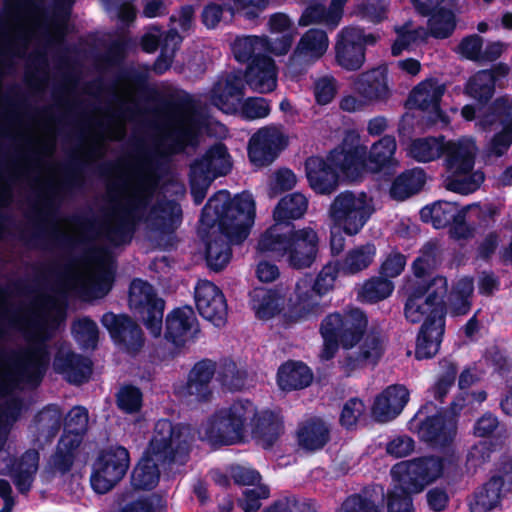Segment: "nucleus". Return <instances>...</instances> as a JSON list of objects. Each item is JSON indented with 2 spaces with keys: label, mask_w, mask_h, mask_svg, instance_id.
I'll list each match as a JSON object with an SVG mask.
<instances>
[{
  "label": "nucleus",
  "mask_w": 512,
  "mask_h": 512,
  "mask_svg": "<svg viewBox=\"0 0 512 512\" xmlns=\"http://www.w3.org/2000/svg\"><path fill=\"white\" fill-rule=\"evenodd\" d=\"M256 216L251 193L243 191L233 198L228 190L212 195L201 210L199 234L205 243L207 266L219 272L231 260L232 245L243 243L250 234Z\"/></svg>",
  "instance_id": "f257e3e1"
},
{
  "label": "nucleus",
  "mask_w": 512,
  "mask_h": 512,
  "mask_svg": "<svg viewBox=\"0 0 512 512\" xmlns=\"http://www.w3.org/2000/svg\"><path fill=\"white\" fill-rule=\"evenodd\" d=\"M87 163L77 156H72L66 163L62 165L64 171V179L57 186L53 184L47 185V197L43 201L44 209H35L34 216L37 220L34 224V230L27 234L25 231L19 233V239L27 246L33 248H44L45 244L51 243L57 247L72 249L76 245L88 246L92 243L98 233L97 221L88 213L74 214L70 221L86 232V236L79 240H75L60 232L56 226L47 227L51 219H54L58 212V205L54 203V199L60 194L71 193L76 189L82 188L84 185V171Z\"/></svg>",
  "instance_id": "f03ea898"
},
{
  "label": "nucleus",
  "mask_w": 512,
  "mask_h": 512,
  "mask_svg": "<svg viewBox=\"0 0 512 512\" xmlns=\"http://www.w3.org/2000/svg\"><path fill=\"white\" fill-rule=\"evenodd\" d=\"M447 293V278L440 275L427 282L417 281L408 289L405 318L412 324L422 323L416 337L417 360L431 359L439 351L445 332Z\"/></svg>",
  "instance_id": "7ed1b4c3"
},
{
  "label": "nucleus",
  "mask_w": 512,
  "mask_h": 512,
  "mask_svg": "<svg viewBox=\"0 0 512 512\" xmlns=\"http://www.w3.org/2000/svg\"><path fill=\"white\" fill-rule=\"evenodd\" d=\"M189 453L185 426L169 419L158 420L148 446L132 471L131 485L136 490H152L159 483V466L165 469L173 464H185Z\"/></svg>",
  "instance_id": "20e7f679"
},
{
  "label": "nucleus",
  "mask_w": 512,
  "mask_h": 512,
  "mask_svg": "<svg viewBox=\"0 0 512 512\" xmlns=\"http://www.w3.org/2000/svg\"><path fill=\"white\" fill-rule=\"evenodd\" d=\"M31 326L36 330L35 341L27 349L7 351L0 348V361L10 362L12 371L5 373L0 379V393H7L20 383L37 387L43 381L49 368L51 355L46 341L50 338L48 323L45 317L34 319ZM0 328V338L3 336Z\"/></svg>",
  "instance_id": "39448f33"
},
{
  "label": "nucleus",
  "mask_w": 512,
  "mask_h": 512,
  "mask_svg": "<svg viewBox=\"0 0 512 512\" xmlns=\"http://www.w3.org/2000/svg\"><path fill=\"white\" fill-rule=\"evenodd\" d=\"M278 226L268 227L259 237L260 254L277 261H285L295 270L310 268L319 252L318 233L312 227L280 231Z\"/></svg>",
  "instance_id": "423d86ee"
},
{
  "label": "nucleus",
  "mask_w": 512,
  "mask_h": 512,
  "mask_svg": "<svg viewBox=\"0 0 512 512\" xmlns=\"http://www.w3.org/2000/svg\"><path fill=\"white\" fill-rule=\"evenodd\" d=\"M368 324L366 313L357 307L327 314L319 326L323 340L321 360H332L340 348L351 350L356 347L365 335Z\"/></svg>",
  "instance_id": "0eeeda50"
},
{
  "label": "nucleus",
  "mask_w": 512,
  "mask_h": 512,
  "mask_svg": "<svg viewBox=\"0 0 512 512\" xmlns=\"http://www.w3.org/2000/svg\"><path fill=\"white\" fill-rule=\"evenodd\" d=\"M245 88L241 72H229L213 84L209 102L225 114H241L245 120L265 118L271 108L262 97H249L244 100Z\"/></svg>",
  "instance_id": "6e6552de"
},
{
  "label": "nucleus",
  "mask_w": 512,
  "mask_h": 512,
  "mask_svg": "<svg viewBox=\"0 0 512 512\" xmlns=\"http://www.w3.org/2000/svg\"><path fill=\"white\" fill-rule=\"evenodd\" d=\"M341 273L337 263L329 262L316 278H303L297 281L294 296L289 298L285 316L292 322L316 317L323 312L320 299L334 288Z\"/></svg>",
  "instance_id": "1a4fd4ad"
},
{
  "label": "nucleus",
  "mask_w": 512,
  "mask_h": 512,
  "mask_svg": "<svg viewBox=\"0 0 512 512\" xmlns=\"http://www.w3.org/2000/svg\"><path fill=\"white\" fill-rule=\"evenodd\" d=\"M255 415V405L248 399H237L210 417L205 434L212 445L230 446L244 443L248 421Z\"/></svg>",
  "instance_id": "9d476101"
},
{
  "label": "nucleus",
  "mask_w": 512,
  "mask_h": 512,
  "mask_svg": "<svg viewBox=\"0 0 512 512\" xmlns=\"http://www.w3.org/2000/svg\"><path fill=\"white\" fill-rule=\"evenodd\" d=\"M374 212L373 200L367 193L350 190L336 195L328 209L334 228L348 236L360 233Z\"/></svg>",
  "instance_id": "9b49d317"
},
{
  "label": "nucleus",
  "mask_w": 512,
  "mask_h": 512,
  "mask_svg": "<svg viewBox=\"0 0 512 512\" xmlns=\"http://www.w3.org/2000/svg\"><path fill=\"white\" fill-rule=\"evenodd\" d=\"M152 200V192L143 189L130 198L126 205L115 207V224L103 227L105 237L115 246L129 244L138 227L146 223L147 208Z\"/></svg>",
  "instance_id": "f8f14e48"
},
{
  "label": "nucleus",
  "mask_w": 512,
  "mask_h": 512,
  "mask_svg": "<svg viewBox=\"0 0 512 512\" xmlns=\"http://www.w3.org/2000/svg\"><path fill=\"white\" fill-rule=\"evenodd\" d=\"M465 407V397L456 396L448 410H440L434 415H427L419 420L417 433L419 438L434 448L450 446L456 435L458 417Z\"/></svg>",
  "instance_id": "ddd939ff"
},
{
  "label": "nucleus",
  "mask_w": 512,
  "mask_h": 512,
  "mask_svg": "<svg viewBox=\"0 0 512 512\" xmlns=\"http://www.w3.org/2000/svg\"><path fill=\"white\" fill-rule=\"evenodd\" d=\"M128 304L133 314L143 322L154 337L162 332L165 301L159 298L146 280L135 278L129 286Z\"/></svg>",
  "instance_id": "4468645a"
},
{
  "label": "nucleus",
  "mask_w": 512,
  "mask_h": 512,
  "mask_svg": "<svg viewBox=\"0 0 512 512\" xmlns=\"http://www.w3.org/2000/svg\"><path fill=\"white\" fill-rule=\"evenodd\" d=\"M130 465L129 451L120 445L102 450L93 465L90 477L92 489L105 494L120 482Z\"/></svg>",
  "instance_id": "2eb2a0df"
},
{
  "label": "nucleus",
  "mask_w": 512,
  "mask_h": 512,
  "mask_svg": "<svg viewBox=\"0 0 512 512\" xmlns=\"http://www.w3.org/2000/svg\"><path fill=\"white\" fill-rule=\"evenodd\" d=\"M445 460L439 456H423L394 465L391 474L398 482L408 485L410 491L421 492L443 474Z\"/></svg>",
  "instance_id": "dca6fc26"
},
{
  "label": "nucleus",
  "mask_w": 512,
  "mask_h": 512,
  "mask_svg": "<svg viewBox=\"0 0 512 512\" xmlns=\"http://www.w3.org/2000/svg\"><path fill=\"white\" fill-rule=\"evenodd\" d=\"M469 207L459 208L457 203L438 200L420 210L424 223H431L435 229L449 227L450 236L456 240H465L472 236L473 229L467 224Z\"/></svg>",
  "instance_id": "f3484780"
},
{
  "label": "nucleus",
  "mask_w": 512,
  "mask_h": 512,
  "mask_svg": "<svg viewBox=\"0 0 512 512\" xmlns=\"http://www.w3.org/2000/svg\"><path fill=\"white\" fill-rule=\"evenodd\" d=\"M496 122L502 125V129L491 138L489 152L501 157L512 145V100L506 96L496 98L479 120L483 127H490Z\"/></svg>",
  "instance_id": "a211bd4d"
},
{
  "label": "nucleus",
  "mask_w": 512,
  "mask_h": 512,
  "mask_svg": "<svg viewBox=\"0 0 512 512\" xmlns=\"http://www.w3.org/2000/svg\"><path fill=\"white\" fill-rule=\"evenodd\" d=\"M385 337L378 327L368 328L362 340L358 344V350L348 353L339 365L347 375L364 368L365 366L375 367L385 354Z\"/></svg>",
  "instance_id": "6ab92c4d"
},
{
  "label": "nucleus",
  "mask_w": 512,
  "mask_h": 512,
  "mask_svg": "<svg viewBox=\"0 0 512 512\" xmlns=\"http://www.w3.org/2000/svg\"><path fill=\"white\" fill-rule=\"evenodd\" d=\"M102 325L108 330L113 342L130 354H138L144 346L145 337L139 324L127 314L105 313Z\"/></svg>",
  "instance_id": "aec40b11"
},
{
  "label": "nucleus",
  "mask_w": 512,
  "mask_h": 512,
  "mask_svg": "<svg viewBox=\"0 0 512 512\" xmlns=\"http://www.w3.org/2000/svg\"><path fill=\"white\" fill-rule=\"evenodd\" d=\"M287 137L277 128L266 126L255 132L248 142L249 161L257 167H265L276 160L287 147Z\"/></svg>",
  "instance_id": "412c9836"
},
{
  "label": "nucleus",
  "mask_w": 512,
  "mask_h": 512,
  "mask_svg": "<svg viewBox=\"0 0 512 512\" xmlns=\"http://www.w3.org/2000/svg\"><path fill=\"white\" fill-rule=\"evenodd\" d=\"M200 332L195 312L191 306L176 307L165 319L164 338L177 349L188 342H195Z\"/></svg>",
  "instance_id": "4be33fe9"
},
{
  "label": "nucleus",
  "mask_w": 512,
  "mask_h": 512,
  "mask_svg": "<svg viewBox=\"0 0 512 512\" xmlns=\"http://www.w3.org/2000/svg\"><path fill=\"white\" fill-rule=\"evenodd\" d=\"M196 308L202 318L216 327L227 321V303L222 291L212 282L203 281L195 287Z\"/></svg>",
  "instance_id": "5701e85b"
},
{
  "label": "nucleus",
  "mask_w": 512,
  "mask_h": 512,
  "mask_svg": "<svg viewBox=\"0 0 512 512\" xmlns=\"http://www.w3.org/2000/svg\"><path fill=\"white\" fill-rule=\"evenodd\" d=\"M52 365L55 373L62 375L68 383L73 385L86 383L92 374L93 367L90 358L76 353L65 345L57 348Z\"/></svg>",
  "instance_id": "b1692460"
},
{
  "label": "nucleus",
  "mask_w": 512,
  "mask_h": 512,
  "mask_svg": "<svg viewBox=\"0 0 512 512\" xmlns=\"http://www.w3.org/2000/svg\"><path fill=\"white\" fill-rule=\"evenodd\" d=\"M182 221V209L175 200L159 199L148 210L146 225L153 231L168 235L169 241L175 239V231ZM174 247V243H167Z\"/></svg>",
  "instance_id": "393cba45"
},
{
  "label": "nucleus",
  "mask_w": 512,
  "mask_h": 512,
  "mask_svg": "<svg viewBox=\"0 0 512 512\" xmlns=\"http://www.w3.org/2000/svg\"><path fill=\"white\" fill-rule=\"evenodd\" d=\"M415 10L423 17H429V33L435 39L450 37L456 28V17L452 10L441 7L444 0H411Z\"/></svg>",
  "instance_id": "a878e982"
},
{
  "label": "nucleus",
  "mask_w": 512,
  "mask_h": 512,
  "mask_svg": "<svg viewBox=\"0 0 512 512\" xmlns=\"http://www.w3.org/2000/svg\"><path fill=\"white\" fill-rule=\"evenodd\" d=\"M304 167L309 187L316 194L330 195L337 190L340 174L328 159V155L325 158L310 156L305 160Z\"/></svg>",
  "instance_id": "bb28decb"
},
{
  "label": "nucleus",
  "mask_w": 512,
  "mask_h": 512,
  "mask_svg": "<svg viewBox=\"0 0 512 512\" xmlns=\"http://www.w3.org/2000/svg\"><path fill=\"white\" fill-rule=\"evenodd\" d=\"M191 173L200 176L204 182L231 172L232 161L227 146L222 142L211 145L204 155L191 164Z\"/></svg>",
  "instance_id": "cd10ccee"
},
{
  "label": "nucleus",
  "mask_w": 512,
  "mask_h": 512,
  "mask_svg": "<svg viewBox=\"0 0 512 512\" xmlns=\"http://www.w3.org/2000/svg\"><path fill=\"white\" fill-rule=\"evenodd\" d=\"M238 72L242 74L244 86H249L255 92L270 93L277 86V66L267 54L257 55L247 64L244 72Z\"/></svg>",
  "instance_id": "c85d7f7f"
},
{
  "label": "nucleus",
  "mask_w": 512,
  "mask_h": 512,
  "mask_svg": "<svg viewBox=\"0 0 512 512\" xmlns=\"http://www.w3.org/2000/svg\"><path fill=\"white\" fill-rule=\"evenodd\" d=\"M355 91L369 102L386 103L392 96L388 67L379 65L362 72L354 82Z\"/></svg>",
  "instance_id": "c756f323"
},
{
  "label": "nucleus",
  "mask_w": 512,
  "mask_h": 512,
  "mask_svg": "<svg viewBox=\"0 0 512 512\" xmlns=\"http://www.w3.org/2000/svg\"><path fill=\"white\" fill-rule=\"evenodd\" d=\"M169 138L171 143L167 147V153L155 150L141 154V168L146 172L147 180L160 168L161 161L166 159L169 154L181 153L188 145L195 144L197 142V133L189 127H184L170 134Z\"/></svg>",
  "instance_id": "7c9ffc66"
},
{
  "label": "nucleus",
  "mask_w": 512,
  "mask_h": 512,
  "mask_svg": "<svg viewBox=\"0 0 512 512\" xmlns=\"http://www.w3.org/2000/svg\"><path fill=\"white\" fill-rule=\"evenodd\" d=\"M409 391L401 384L386 387L373 402L371 413L378 422H388L396 418L409 401Z\"/></svg>",
  "instance_id": "2f4dec72"
},
{
  "label": "nucleus",
  "mask_w": 512,
  "mask_h": 512,
  "mask_svg": "<svg viewBox=\"0 0 512 512\" xmlns=\"http://www.w3.org/2000/svg\"><path fill=\"white\" fill-rule=\"evenodd\" d=\"M445 93V85L436 78H429L417 84L409 94L411 107L434 115L435 119L446 117L441 109V100Z\"/></svg>",
  "instance_id": "473e14b6"
},
{
  "label": "nucleus",
  "mask_w": 512,
  "mask_h": 512,
  "mask_svg": "<svg viewBox=\"0 0 512 512\" xmlns=\"http://www.w3.org/2000/svg\"><path fill=\"white\" fill-rule=\"evenodd\" d=\"M216 372V363L204 358L197 361L188 373L187 381L181 388L185 396H193L198 402L209 401L212 391L210 383Z\"/></svg>",
  "instance_id": "72a5a7b5"
},
{
  "label": "nucleus",
  "mask_w": 512,
  "mask_h": 512,
  "mask_svg": "<svg viewBox=\"0 0 512 512\" xmlns=\"http://www.w3.org/2000/svg\"><path fill=\"white\" fill-rule=\"evenodd\" d=\"M507 72L505 64L476 72L466 81L464 94L481 106L487 105L494 96L498 76H504Z\"/></svg>",
  "instance_id": "f704fd0d"
},
{
  "label": "nucleus",
  "mask_w": 512,
  "mask_h": 512,
  "mask_svg": "<svg viewBox=\"0 0 512 512\" xmlns=\"http://www.w3.org/2000/svg\"><path fill=\"white\" fill-rule=\"evenodd\" d=\"M360 36L351 32L348 27L343 28L337 35L335 44L336 63L347 71H357L366 61L363 46L359 45Z\"/></svg>",
  "instance_id": "c9c22d12"
},
{
  "label": "nucleus",
  "mask_w": 512,
  "mask_h": 512,
  "mask_svg": "<svg viewBox=\"0 0 512 512\" xmlns=\"http://www.w3.org/2000/svg\"><path fill=\"white\" fill-rule=\"evenodd\" d=\"M249 420L251 421L252 438L263 449H272L284 432L282 419L271 410L258 412L255 407V415Z\"/></svg>",
  "instance_id": "e433bc0d"
},
{
  "label": "nucleus",
  "mask_w": 512,
  "mask_h": 512,
  "mask_svg": "<svg viewBox=\"0 0 512 512\" xmlns=\"http://www.w3.org/2000/svg\"><path fill=\"white\" fill-rule=\"evenodd\" d=\"M397 149L396 139L393 135H384L375 142L366 157L367 170L372 173H383L392 176L399 166L395 158Z\"/></svg>",
  "instance_id": "4c0bfd02"
},
{
  "label": "nucleus",
  "mask_w": 512,
  "mask_h": 512,
  "mask_svg": "<svg viewBox=\"0 0 512 512\" xmlns=\"http://www.w3.org/2000/svg\"><path fill=\"white\" fill-rule=\"evenodd\" d=\"M308 208L307 198L299 193H291L282 197L273 210L274 224L280 231L296 228L293 220L302 218Z\"/></svg>",
  "instance_id": "58836bf2"
},
{
  "label": "nucleus",
  "mask_w": 512,
  "mask_h": 512,
  "mask_svg": "<svg viewBox=\"0 0 512 512\" xmlns=\"http://www.w3.org/2000/svg\"><path fill=\"white\" fill-rule=\"evenodd\" d=\"M330 439V428L327 423L319 417L306 420L299 426L297 431L298 445L309 452L323 449Z\"/></svg>",
  "instance_id": "ea45409f"
},
{
  "label": "nucleus",
  "mask_w": 512,
  "mask_h": 512,
  "mask_svg": "<svg viewBox=\"0 0 512 512\" xmlns=\"http://www.w3.org/2000/svg\"><path fill=\"white\" fill-rule=\"evenodd\" d=\"M313 381V372L302 361H288L282 364L277 372V384L283 391L301 390Z\"/></svg>",
  "instance_id": "a19ab883"
},
{
  "label": "nucleus",
  "mask_w": 512,
  "mask_h": 512,
  "mask_svg": "<svg viewBox=\"0 0 512 512\" xmlns=\"http://www.w3.org/2000/svg\"><path fill=\"white\" fill-rule=\"evenodd\" d=\"M61 426L62 412L59 406L48 404L34 415L30 428L34 436L50 443L59 433Z\"/></svg>",
  "instance_id": "79ce46f5"
},
{
  "label": "nucleus",
  "mask_w": 512,
  "mask_h": 512,
  "mask_svg": "<svg viewBox=\"0 0 512 512\" xmlns=\"http://www.w3.org/2000/svg\"><path fill=\"white\" fill-rule=\"evenodd\" d=\"M426 183V173L421 168L408 169L394 178L389 196L396 201H404L419 193Z\"/></svg>",
  "instance_id": "37998d69"
},
{
  "label": "nucleus",
  "mask_w": 512,
  "mask_h": 512,
  "mask_svg": "<svg viewBox=\"0 0 512 512\" xmlns=\"http://www.w3.org/2000/svg\"><path fill=\"white\" fill-rule=\"evenodd\" d=\"M38 461V452L26 451L19 459H15L8 465L13 483L21 494L30 491L34 474L38 469Z\"/></svg>",
  "instance_id": "c03bdc74"
},
{
  "label": "nucleus",
  "mask_w": 512,
  "mask_h": 512,
  "mask_svg": "<svg viewBox=\"0 0 512 512\" xmlns=\"http://www.w3.org/2000/svg\"><path fill=\"white\" fill-rule=\"evenodd\" d=\"M376 253L375 244L367 242L350 249L342 259H337L335 262L343 275H356L373 263Z\"/></svg>",
  "instance_id": "a18cd8bd"
},
{
  "label": "nucleus",
  "mask_w": 512,
  "mask_h": 512,
  "mask_svg": "<svg viewBox=\"0 0 512 512\" xmlns=\"http://www.w3.org/2000/svg\"><path fill=\"white\" fill-rule=\"evenodd\" d=\"M328 159L339 174L342 173L346 176L357 177L364 169H367L365 152L359 151L358 148H334L328 153Z\"/></svg>",
  "instance_id": "49530a36"
},
{
  "label": "nucleus",
  "mask_w": 512,
  "mask_h": 512,
  "mask_svg": "<svg viewBox=\"0 0 512 512\" xmlns=\"http://www.w3.org/2000/svg\"><path fill=\"white\" fill-rule=\"evenodd\" d=\"M504 479L500 475L492 476L474 492L470 502L471 512H490L501 503Z\"/></svg>",
  "instance_id": "de8ad7c7"
},
{
  "label": "nucleus",
  "mask_w": 512,
  "mask_h": 512,
  "mask_svg": "<svg viewBox=\"0 0 512 512\" xmlns=\"http://www.w3.org/2000/svg\"><path fill=\"white\" fill-rule=\"evenodd\" d=\"M280 299V294L276 290L255 289L251 296V302L256 317L268 320L278 315L281 311Z\"/></svg>",
  "instance_id": "09e8293b"
},
{
  "label": "nucleus",
  "mask_w": 512,
  "mask_h": 512,
  "mask_svg": "<svg viewBox=\"0 0 512 512\" xmlns=\"http://www.w3.org/2000/svg\"><path fill=\"white\" fill-rule=\"evenodd\" d=\"M473 291V281L467 277L461 278L453 285L449 295V304L453 316H462L470 312Z\"/></svg>",
  "instance_id": "8fccbe9b"
},
{
  "label": "nucleus",
  "mask_w": 512,
  "mask_h": 512,
  "mask_svg": "<svg viewBox=\"0 0 512 512\" xmlns=\"http://www.w3.org/2000/svg\"><path fill=\"white\" fill-rule=\"evenodd\" d=\"M328 36L322 29L311 28L303 34L294 53L299 56L320 58L328 48Z\"/></svg>",
  "instance_id": "3c124183"
},
{
  "label": "nucleus",
  "mask_w": 512,
  "mask_h": 512,
  "mask_svg": "<svg viewBox=\"0 0 512 512\" xmlns=\"http://www.w3.org/2000/svg\"><path fill=\"white\" fill-rule=\"evenodd\" d=\"M268 44L263 36L250 35L237 38L232 44L234 58L239 63L248 64L257 55L265 54V45Z\"/></svg>",
  "instance_id": "603ef678"
},
{
  "label": "nucleus",
  "mask_w": 512,
  "mask_h": 512,
  "mask_svg": "<svg viewBox=\"0 0 512 512\" xmlns=\"http://www.w3.org/2000/svg\"><path fill=\"white\" fill-rule=\"evenodd\" d=\"M445 162L451 174H469L474 168L475 156L464 145H452L447 150Z\"/></svg>",
  "instance_id": "864d4df0"
},
{
  "label": "nucleus",
  "mask_w": 512,
  "mask_h": 512,
  "mask_svg": "<svg viewBox=\"0 0 512 512\" xmlns=\"http://www.w3.org/2000/svg\"><path fill=\"white\" fill-rule=\"evenodd\" d=\"M443 137L417 138L410 145V154L418 162H430L440 158L444 154Z\"/></svg>",
  "instance_id": "5fc2aeb1"
},
{
  "label": "nucleus",
  "mask_w": 512,
  "mask_h": 512,
  "mask_svg": "<svg viewBox=\"0 0 512 512\" xmlns=\"http://www.w3.org/2000/svg\"><path fill=\"white\" fill-rule=\"evenodd\" d=\"M231 3H217L215 1H208L201 11L200 19L201 23L207 29H215L221 22L228 24L232 22L236 14H232L229 9Z\"/></svg>",
  "instance_id": "6e6d98bb"
},
{
  "label": "nucleus",
  "mask_w": 512,
  "mask_h": 512,
  "mask_svg": "<svg viewBox=\"0 0 512 512\" xmlns=\"http://www.w3.org/2000/svg\"><path fill=\"white\" fill-rule=\"evenodd\" d=\"M116 405L125 414H136L143 406V393L133 384L122 385L115 394Z\"/></svg>",
  "instance_id": "4d7b16f0"
},
{
  "label": "nucleus",
  "mask_w": 512,
  "mask_h": 512,
  "mask_svg": "<svg viewBox=\"0 0 512 512\" xmlns=\"http://www.w3.org/2000/svg\"><path fill=\"white\" fill-rule=\"evenodd\" d=\"M270 3L271 0H232V6L229 9L232 14H236L245 21L258 24Z\"/></svg>",
  "instance_id": "13d9d810"
},
{
  "label": "nucleus",
  "mask_w": 512,
  "mask_h": 512,
  "mask_svg": "<svg viewBox=\"0 0 512 512\" xmlns=\"http://www.w3.org/2000/svg\"><path fill=\"white\" fill-rule=\"evenodd\" d=\"M442 373L438 377L436 383L431 388V392L435 400L440 403H444V399L448 392L455 384L458 366L455 362L447 359H443L440 362Z\"/></svg>",
  "instance_id": "bf43d9fd"
},
{
  "label": "nucleus",
  "mask_w": 512,
  "mask_h": 512,
  "mask_svg": "<svg viewBox=\"0 0 512 512\" xmlns=\"http://www.w3.org/2000/svg\"><path fill=\"white\" fill-rule=\"evenodd\" d=\"M408 485L398 482L386 494L387 512H415L412 494Z\"/></svg>",
  "instance_id": "052dcab7"
},
{
  "label": "nucleus",
  "mask_w": 512,
  "mask_h": 512,
  "mask_svg": "<svg viewBox=\"0 0 512 512\" xmlns=\"http://www.w3.org/2000/svg\"><path fill=\"white\" fill-rule=\"evenodd\" d=\"M72 333L75 340L83 348H95L99 340V329L94 320L82 317L72 324Z\"/></svg>",
  "instance_id": "680f3d73"
},
{
  "label": "nucleus",
  "mask_w": 512,
  "mask_h": 512,
  "mask_svg": "<svg viewBox=\"0 0 512 512\" xmlns=\"http://www.w3.org/2000/svg\"><path fill=\"white\" fill-rule=\"evenodd\" d=\"M485 177L483 173H469V174H450L445 180V187L447 190L468 195L476 191Z\"/></svg>",
  "instance_id": "e2e57ef3"
},
{
  "label": "nucleus",
  "mask_w": 512,
  "mask_h": 512,
  "mask_svg": "<svg viewBox=\"0 0 512 512\" xmlns=\"http://www.w3.org/2000/svg\"><path fill=\"white\" fill-rule=\"evenodd\" d=\"M394 285L388 277H373L367 280L362 288V296L370 303H376L389 297Z\"/></svg>",
  "instance_id": "0e129e2a"
},
{
  "label": "nucleus",
  "mask_w": 512,
  "mask_h": 512,
  "mask_svg": "<svg viewBox=\"0 0 512 512\" xmlns=\"http://www.w3.org/2000/svg\"><path fill=\"white\" fill-rule=\"evenodd\" d=\"M397 38L391 46V54L399 56L404 50H408L412 45L426 40L427 33L424 28L418 27L412 30L404 26L396 30Z\"/></svg>",
  "instance_id": "69168bd1"
},
{
  "label": "nucleus",
  "mask_w": 512,
  "mask_h": 512,
  "mask_svg": "<svg viewBox=\"0 0 512 512\" xmlns=\"http://www.w3.org/2000/svg\"><path fill=\"white\" fill-rule=\"evenodd\" d=\"M335 512H382V509L363 491L348 495Z\"/></svg>",
  "instance_id": "338daca9"
},
{
  "label": "nucleus",
  "mask_w": 512,
  "mask_h": 512,
  "mask_svg": "<svg viewBox=\"0 0 512 512\" xmlns=\"http://www.w3.org/2000/svg\"><path fill=\"white\" fill-rule=\"evenodd\" d=\"M493 452V444L490 442L480 441L474 444L468 450L466 456V466L468 469L476 470L477 468L490 461Z\"/></svg>",
  "instance_id": "774afa93"
}]
</instances>
